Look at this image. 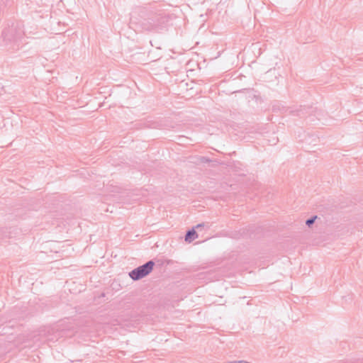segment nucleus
Masks as SVG:
<instances>
[{"mask_svg": "<svg viewBox=\"0 0 363 363\" xmlns=\"http://www.w3.org/2000/svg\"><path fill=\"white\" fill-rule=\"evenodd\" d=\"M317 216H313L306 220V225L308 227H311L315 223L317 219Z\"/></svg>", "mask_w": 363, "mask_h": 363, "instance_id": "obj_6", "label": "nucleus"}, {"mask_svg": "<svg viewBox=\"0 0 363 363\" xmlns=\"http://www.w3.org/2000/svg\"><path fill=\"white\" fill-rule=\"evenodd\" d=\"M23 34V30L20 26L18 23H12L3 30L1 37L6 43L16 42L22 38Z\"/></svg>", "mask_w": 363, "mask_h": 363, "instance_id": "obj_3", "label": "nucleus"}, {"mask_svg": "<svg viewBox=\"0 0 363 363\" xmlns=\"http://www.w3.org/2000/svg\"><path fill=\"white\" fill-rule=\"evenodd\" d=\"M201 161L202 162H210L211 160L206 157H201Z\"/></svg>", "mask_w": 363, "mask_h": 363, "instance_id": "obj_8", "label": "nucleus"}, {"mask_svg": "<svg viewBox=\"0 0 363 363\" xmlns=\"http://www.w3.org/2000/svg\"><path fill=\"white\" fill-rule=\"evenodd\" d=\"M167 21V18L162 13H153L142 12L140 18L132 14L130 22L132 24H135L142 30L147 31H157L162 28L163 25Z\"/></svg>", "mask_w": 363, "mask_h": 363, "instance_id": "obj_1", "label": "nucleus"}, {"mask_svg": "<svg viewBox=\"0 0 363 363\" xmlns=\"http://www.w3.org/2000/svg\"><path fill=\"white\" fill-rule=\"evenodd\" d=\"M286 113H289L293 116H297L299 117H304L306 115H309L311 117L312 113H315V116L318 120H320V116L322 115L320 111H318L315 108L309 107V106H294L292 107H282Z\"/></svg>", "mask_w": 363, "mask_h": 363, "instance_id": "obj_2", "label": "nucleus"}, {"mask_svg": "<svg viewBox=\"0 0 363 363\" xmlns=\"http://www.w3.org/2000/svg\"><path fill=\"white\" fill-rule=\"evenodd\" d=\"M275 108H276V106H273V110H275Z\"/></svg>", "mask_w": 363, "mask_h": 363, "instance_id": "obj_9", "label": "nucleus"}, {"mask_svg": "<svg viewBox=\"0 0 363 363\" xmlns=\"http://www.w3.org/2000/svg\"><path fill=\"white\" fill-rule=\"evenodd\" d=\"M155 263L153 260H149L129 272V277L133 281L140 280L147 276L153 269Z\"/></svg>", "mask_w": 363, "mask_h": 363, "instance_id": "obj_4", "label": "nucleus"}, {"mask_svg": "<svg viewBox=\"0 0 363 363\" xmlns=\"http://www.w3.org/2000/svg\"><path fill=\"white\" fill-rule=\"evenodd\" d=\"M203 227H204V224H203V223H199V224H198V225L196 226V228L197 230H200V229H202Z\"/></svg>", "mask_w": 363, "mask_h": 363, "instance_id": "obj_7", "label": "nucleus"}, {"mask_svg": "<svg viewBox=\"0 0 363 363\" xmlns=\"http://www.w3.org/2000/svg\"><path fill=\"white\" fill-rule=\"evenodd\" d=\"M197 238H198L197 232L195 230L194 228H193L191 230H187V232L185 235V241L186 242L190 243Z\"/></svg>", "mask_w": 363, "mask_h": 363, "instance_id": "obj_5", "label": "nucleus"}]
</instances>
